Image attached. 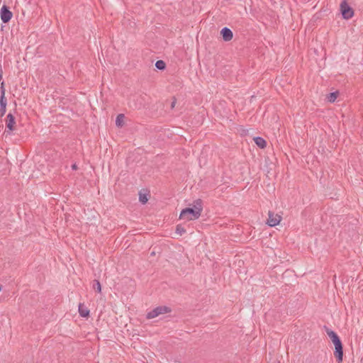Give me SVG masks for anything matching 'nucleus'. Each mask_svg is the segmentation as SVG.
<instances>
[{
  "label": "nucleus",
  "instance_id": "20",
  "mask_svg": "<svg viewBox=\"0 0 363 363\" xmlns=\"http://www.w3.org/2000/svg\"><path fill=\"white\" fill-rule=\"evenodd\" d=\"M0 92H1V96H3V98H6L5 97L6 90H5V88H4V82H2L1 83Z\"/></svg>",
  "mask_w": 363,
  "mask_h": 363
},
{
  "label": "nucleus",
  "instance_id": "22",
  "mask_svg": "<svg viewBox=\"0 0 363 363\" xmlns=\"http://www.w3.org/2000/svg\"><path fill=\"white\" fill-rule=\"evenodd\" d=\"M72 169H74V170H75V169H77V164H72Z\"/></svg>",
  "mask_w": 363,
  "mask_h": 363
},
{
  "label": "nucleus",
  "instance_id": "14",
  "mask_svg": "<svg viewBox=\"0 0 363 363\" xmlns=\"http://www.w3.org/2000/svg\"><path fill=\"white\" fill-rule=\"evenodd\" d=\"M202 200L199 199L194 201V208L196 211H199L200 213L201 214L203 208H202Z\"/></svg>",
  "mask_w": 363,
  "mask_h": 363
},
{
  "label": "nucleus",
  "instance_id": "16",
  "mask_svg": "<svg viewBox=\"0 0 363 363\" xmlns=\"http://www.w3.org/2000/svg\"><path fill=\"white\" fill-rule=\"evenodd\" d=\"M93 289L98 293L101 291V286L99 280L94 279L92 284Z\"/></svg>",
  "mask_w": 363,
  "mask_h": 363
},
{
  "label": "nucleus",
  "instance_id": "17",
  "mask_svg": "<svg viewBox=\"0 0 363 363\" xmlns=\"http://www.w3.org/2000/svg\"><path fill=\"white\" fill-rule=\"evenodd\" d=\"M155 67L160 70H164L166 68V64L163 60H157L155 63Z\"/></svg>",
  "mask_w": 363,
  "mask_h": 363
},
{
  "label": "nucleus",
  "instance_id": "9",
  "mask_svg": "<svg viewBox=\"0 0 363 363\" xmlns=\"http://www.w3.org/2000/svg\"><path fill=\"white\" fill-rule=\"evenodd\" d=\"M326 333H327V335H328V337L330 338L333 343L334 344V345L342 342L339 336L334 331H333L328 328H326Z\"/></svg>",
  "mask_w": 363,
  "mask_h": 363
},
{
  "label": "nucleus",
  "instance_id": "15",
  "mask_svg": "<svg viewBox=\"0 0 363 363\" xmlns=\"http://www.w3.org/2000/svg\"><path fill=\"white\" fill-rule=\"evenodd\" d=\"M338 96H339L338 91L332 92L327 96V99L329 102L333 103L336 100V99L337 98Z\"/></svg>",
  "mask_w": 363,
  "mask_h": 363
},
{
  "label": "nucleus",
  "instance_id": "6",
  "mask_svg": "<svg viewBox=\"0 0 363 363\" xmlns=\"http://www.w3.org/2000/svg\"><path fill=\"white\" fill-rule=\"evenodd\" d=\"M269 218L267 221V224H268L271 227H274L277 225L281 220V217L278 214H274L272 211H269L268 213Z\"/></svg>",
  "mask_w": 363,
  "mask_h": 363
},
{
  "label": "nucleus",
  "instance_id": "2",
  "mask_svg": "<svg viewBox=\"0 0 363 363\" xmlns=\"http://www.w3.org/2000/svg\"><path fill=\"white\" fill-rule=\"evenodd\" d=\"M171 311L172 310L169 307L166 306H160L148 312L146 315V318L147 319H152L159 316L160 315L168 313Z\"/></svg>",
  "mask_w": 363,
  "mask_h": 363
},
{
  "label": "nucleus",
  "instance_id": "21",
  "mask_svg": "<svg viewBox=\"0 0 363 363\" xmlns=\"http://www.w3.org/2000/svg\"><path fill=\"white\" fill-rule=\"evenodd\" d=\"M177 103V99L175 96L172 97V101L171 103V109H173L175 107Z\"/></svg>",
  "mask_w": 363,
  "mask_h": 363
},
{
  "label": "nucleus",
  "instance_id": "4",
  "mask_svg": "<svg viewBox=\"0 0 363 363\" xmlns=\"http://www.w3.org/2000/svg\"><path fill=\"white\" fill-rule=\"evenodd\" d=\"M13 16L12 12L9 10V8L4 5L0 10V17L3 23H6L10 21Z\"/></svg>",
  "mask_w": 363,
  "mask_h": 363
},
{
  "label": "nucleus",
  "instance_id": "3",
  "mask_svg": "<svg viewBox=\"0 0 363 363\" xmlns=\"http://www.w3.org/2000/svg\"><path fill=\"white\" fill-rule=\"evenodd\" d=\"M340 11L345 19H350L354 15V11L347 4L346 0H343L340 4Z\"/></svg>",
  "mask_w": 363,
  "mask_h": 363
},
{
  "label": "nucleus",
  "instance_id": "7",
  "mask_svg": "<svg viewBox=\"0 0 363 363\" xmlns=\"http://www.w3.org/2000/svg\"><path fill=\"white\" fill-rule=\"evenodd\" d=\"M334 356L337 359V361L338 362V363H340L342 362L343 346H342V342L335 345Z\"/></svg>",
  "mask_w": 363,
  "mask_h": 363
},
{
  "label": "nucleus",
  "instance_id": "19",
  "mask_svg": "<svg viewBox=\"0 0 363 363\" xmlns=\"http://www.w3.org/2000/svg\"><path fill=\"white\" fill-rule=\"evenodd\" d=\"M186 232V230L184 227H182L181 225H177L176 227V233L182 235Z\"/></svg>",
  "mask_w": 363,
  "mask_h": 363
},
{
  "label": "nucleus",
  "instance_id": "11",
  "mask_svg": "<svg viewBox=\"0 0 363 363\" xmlns=\"http://www.w3.org/2000/svg\"><path fill=\"white\" fill-rule=\"evenodd\" d=\"M254 141H255V144L261 149H264L267 146L266 140L262 137L254 138Z\"/></svg>",
  "mask_w": 363,
  "mask_h": 363
},
{
  "label": "nucleus",
  "instance_id": "5",
  "mask_svg": "<svg viewBox=\"0 0 363 363\" xmlns=\"http://www.w3.org/2000/svg\"><path fill=\"white\" fill-rule=\"evenodd\" d=\"M6 128L8 130L5 133L11 134L16 129V120L12 113H9L6 118Z\"/></svg>",
  "mask_w": 363,
  "mask_h": 363
},
{
  "label": "nucleus",
  "instance_id": "10",
  "mask_svg": "<svg viewBox=\"0 0 363 363\" xmlns=\"http://www.w3.org/2000/svg\"><path fill=\"white\" fill-rule=\"evenodd\" d=\"M7 100L3 96H0V117H3L6 111Z\"/></svg>",
  "mask_w": 363,
  "mask_h": 363
},
{
  "label": "nucleus",
  "instance_id": "13",
  "mask_svg": "<svg viewBox=\"0 0 363 363\" xmlns=\"http://www.w3.org/2000/svg\"><path fill=\"white\" fill-rule=\"evenodd\" d=\"M125 116L123 113H120L117 116L116 119V125L118 127H122L124 125Z\"/></svg>",
  "mask_w": 363,
  "mask_h": 363
},
{
  "label": "nucleus",
  "instance_id": "12",
  "mask_svg": "<svg viewBox=\"0 0 363 363\" xmlns=\"http://www.w3.org/2000/svg\"><path fill=\"white\" fill-rule=\"evenodd\" d=\"M79 313L82 317L86 318L89 315V310L84 307L83 303H79Z\"/></svg>",
  "mask_w": 363,
  "mask_h": 363
},
{
  "label": "nucleus",
  "instance_id": "18",
  "mask_svg": "<svg viewBox=\"0 0 363 363\" xmlns=\"http://www.w3.org/2000/svg\"><path fill=\"white\" fill-rule=\"evenodd\" d=\"M139 201H140L143 204L146 203L147 202V201H148V199H147V194H140Z\"/></svg>",
  "mask_w": 363,
  "mask_h": 363
},
{
  "label": "nucleus",
  "instance_id": "1",
  "mask_svg": "<svg viewBox=\"0 0 363 363\" xmlns=\"http://www.w3.org/2000/svg\"><path fill=\"white\" fill-rule=\"evenodd\" d=\"M201 216L199 211H196L193 208H186L181 211L179 218L185 220H193L198 219Z\"/></svg>",
  "mask_w": 363,
  "mask_h": 363
},
{
  "label": "nucleus",
  "instance_id": "8",
  "mask_svg": "<svg viewBox=\"0 0 363 363\" xmlns=\"http://www.w3.org/2000/svg\"><path fill=\"white\" fill-rule=\"evenodd\" d=\"M220 35H222L223 40L226 42L231 40L233 38L232 30L227 27L222 28L220 30Z\"/></svg>",
  "mask_w": 363,
  "mask_h": 363
}]
</instances>
